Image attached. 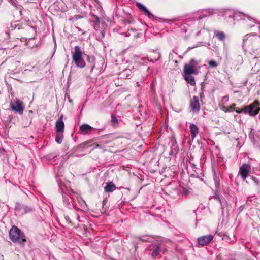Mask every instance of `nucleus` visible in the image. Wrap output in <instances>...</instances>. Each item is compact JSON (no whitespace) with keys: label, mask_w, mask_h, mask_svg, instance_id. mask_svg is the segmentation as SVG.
Instances as JSON below:
<instances>
[{"label":"nucleus","mask_w":260,"mask_h":260,"mask_svg":"<svg viewBox=\"0 0 260 260\" xmlns=\"http://www.w3.org/2000/svg\"><path fill=\"white\" fill-rule=\"evenodd\" d=\"M260 45V37L255 34H248L243 38L242 47L243 48L249 49L252 51L258 50V45Z\"/></svg>","instance_id":"nucleus-1"},{"label":"nucleus","mask_w":260,"mask_h":260,"mask_svg":"<svg viewBox=\"0 0 260 260\" xmlns=\"http://www.w3.org/2000/svg\"><path fill=\"white\" fill-rule=\"evenodd\" d=\"M9 235L10 239L13 242L23 244L26 241L24 234L16 226L12 227Z\"/></svg>","instance_id":"nucleus-2"},{"label":"nucleus","mask_w":260,"mask_h":260,"mask_svg":"<svg viewBox=\"0 0 260 260\" xmlns=\"http://www.w3.org/2000/svg\"><path fill=\"white\" fill-rule=\"evenodd\" d=\"M72 55L73 62L75 63L78 68H83L86 64L82 58L83 52L81 47L79 46H76L74 50L71 52Z\"/></svg>","instance_id":"nucleus-3"},{"label":"nucleus","mask_w":260,"mask_h":260,"mask_svg":"<svg viewBox=\"0 0 260 260\" xmlns=\"http://www.w3.org/2000/svg\"><path fill=\"white\" fill-rule=\"evenodd\" d=\"M258 105L259 102L255 101L253 103L244 107L243 109H240L239 108L235 109V111L238 113L244 112L246 114H249L250 116H254L258 114L260 110Z\"/></svg>","instance_id":"nucleus-4"},{"label":"nucleus","mask_w":260,"mask_h":260,"mask_svg":"<svg viewBox=\"0 0 260 260\" xmlns=\"http://www.w3.org/2000/svg\"><path fill=\"white\" fill-rule=\"evenodd\" d=\"M200 67L197 61L192 59L188 63L185 64L184 66V74H195L197 75Z\"/></svg>","instance_id":"nucleus-5"},{"label":"nucleus","mask_w":260,"mask_h":260,"mask_svg":"<svg viewBox=\"0 0 260 260\" xmlns=\"http://www.w3.org/2000/svg\"><path fill=\"white\" fill-rule=\"evenodd\" d=\"M11 110L19 114H22L25 108L23 102L18 99L12 100L10 103Z\"/></svg>","instance_id":"nucleus-6"},{"label":"nucleus","mask_w":260,"mask_h":260,"mask_svg":"<svg viewBox=\"0 0 260 260\" xmlns=\"http://www.w3.org/2000/svg\"><path fill=\"white\" fill-rule=\"evenodd\" d=\"M238 14H241V13H235V14L233 15V19H235L237 18V17ZM242 15H243L244 17H246L247 18V20H246L245 18H241V19L244 20L245 21V24L248 28H251L253 26H254L255 24L258 23V21L254 18H252L251 17L249 16L248 15L245 14L244 13H241Z\"/></svg>","instance_id":"nucleus-7"},{"label":"nucleus","mask_w":260,"mask_h":260,"mask_svg":"<svg viewBox=\"0 0 260 260\" xmlns=\"http://www.w3.org/2000/svg\"><path fill=\"white\" fill-rule=\"evenodd\" d=\"M251 167L249 164H243L240 167L239 174L243 180H245L251 171Z\"/></svg>","instance_id":"nucleus-8"},{"label":"nucleus","mask_w":260,"mask_h":260,"mask_svg":"<svg viewBox=\"0 0 260 260\" xmlns=\"http://www.w3.org/2000/svg\"><path fill=\"white\" fill-rule=\"evenodd\" d=\"M213 237L212 235H204L198 238V242L202 246H205L212 240Z\"/></svg>","instance_id":"nucleus-9"},{"label":"nucleus","mask_w":260,"mask_h":260,"mask_svg":"<svg viewBox=\"0 0 260 260\" xmlns=\"http://www.w3.org/2000/svg\"><path fill=\"white\" fill-rule=\"evenodd\" d=\"M191 110L193 112H198L200 110V105L199 99L197 96H194L190 101V104Z\"/></svg>","instance_id":"nucleus-10"},{"label":"nucleus","mask_w":260,"mask_h":260,"mask_svg":"<svg viewBox=\"0 0 260 260\" xmlns=\"http://www.w3.org/2000/svg\"><path fill=\"white\" fill-rule=\"evenodd\" d=\"M16 210H22L23 213H28L31 212L34 210V208L30 206H27L20 204H18L15 207Z\"/></svg>","instance_id":"nucleus-11"},{"label":"nucleus","mask_w":260,"mask_h":260,"mask_svg":"<svg viewBox=\"0 0 260 260\" xmlns=\"http://www.w3.org/2000/svg\"><path fill=\"white\" fill-rule=\"evenodd\" d=\"M64 128V124L62 121V116L56 121L55 123V129L56 133H63Z\"/></svg>","instance_id":"nucleus-12"},{"label":"nucleus","mask_w":260,"mask_h":260,"mask_svg":"<svg viewBox=\"0 0 260 260\" xmlns=\"http://www.w3.org/2000/svg\"><path fill=\"white\" fill-rule=\"evenodd\" d=\"M93 129V127L90 126V125L86 124H82L80 127V131L81 132V134L83 135H86L87 134H89Z\"/></svg>","instance_id":"nucleus-13"},{"label":"nucleus","mask_w":260,"mask_h":260,"mask_svg":"<svg viewBox=\"0 0 260 260\" xmlns=\"http://www.w3.org/2000/svg\"><path fill=\"white\" fill-rule=\"evenodd\" d=\"M149 250H152V252L151 254V257L153 259H155L160 253L161 251V248L160 245H155L153 246L152 248L149 249Z\"/></svg>","instance_id":"nucleus-14"},{"label":"nucleus","mask_w":260,"mask_h":260,"mask_svg":"<svg viewBox=\"0 0 260 260\" xmlns=\"http://www.w3.org/2000/svg\"><path fill=\"white\" fill-rule=\"evenodd\" d=\"M189 128L191 133V138L192 141H193L199 133V128L197 125L193 123L190 124Z\"/></svg>","instance_id":"nucleus-15"},{"label":"nucleus","mask_w":260,"mask_h":260,"mask_svg":"<svg viewBox=\"0 0 260 260\" xmlns=\"http://www.w3.org/2000/svg\"><path fill=\"white\" fill-rule=\"evenodd\" d=\"M137 6L139 8L140 10L142 11L144 13V14L148 16L149 18L153 17V15L151 14V13L149 11L147 8L143 4L140 3H138L137 4Z\"/></svg>","instance_id":"nucleus-16"},{"label":"nucleus","mask_w":260,"mask_h":260,"mask_svg":"<svg viewBox=\"0 0 260 260\" xmlns=\"http://www.w3.org/2000/svg\"><path fill=\"white\" fill-rule=\"evenodd\" d=\"M191 74H184V77L185 81L191 86H195L196 81L194 78L191 75Z\"/></svg>","instance_id":"nucleus-17"},{"label":"nucleus","mask_w":260,"mask_h":260,"mask_svg":"<svg viewBox=\"0 0 260 260\" xmlns=\"http://www.w3.org/2000/svg\"><path fill=\"white\" fill-rule=\"evenodd\" d=\"M115 189L116 186L112 182L107 183L106 185L104 187L105 191L107 192H112L114 191Z\"/></svg>","instance_id":"nucleus-18"},{"label":"nucleus","mask_w":260,"mask_h":260,"mask_svg":"<svg viewBox=\"0 0 260 260\" xmlns=\"http://www.w3.org/2000/svg\"><path fill=\"white\" fill-rule=\"evenodd\" d=\"M214 36L220 41H223L225 39L226 35L223 31L215 30Z\"/></svg>","instance_id":"nucleus-19"},{"label":"nucleus","mask_w":260,"mask_h":260,"mask_svg":"<svg viewBox=\"0 0 260 260\" xmlns=\"http://www.w3.org/2000/svg\"><path fill=\"white\" fill-rule=\"evenodd\" d=\"M74 196H75V193L72 194L68 195L67 196H63V202L67 205H69L72 202H74Z\"/></svg>","instance_id":"nucleus-20"},{"label":"nucleus","mask_w":260,"mask_h":260,"mask_svg":"<svg viewBox=\"0 0 260 260\" xmlns=\"http://www.w3.org/2000/svg\"><path fill=\"white\" fill-rule=\"evenodd\" d=\"M57 133V134H56V136L55 137V141L57 143L60 144L62 143L63 138V133Z\"/></svg>","instance_id":"nucleus-21"},{"label":"nucleus","mask_w":260,"mask_h":260,"mask_svg":"<svg viewBox=\"0 0 260 260\" xmlns=\"http://www.w3.org/2000/svg\"><path fill=\"white\" fill-rule=\"evenodd\" d=\"M131 74H132V72L129 69H125L122 73V76L123 77V78H129V77L131 75Z\"/></svg>","instance_id":"nucleus-22"},{"label":"nucleus","mask_w":260,"mask_h":260,"mask_svg":"<svg viewBox=\"0 0 260 260\" xmlns=\"http://www.w3.org/2000/svg\"><path fill=\"white\" fill-rule=\"evenodd\" d=\"M208 64L212 68H215L218 66V63L215 60H210Z\"/></svg>","instance_id":"nucleus-23"},{"label":"nucleus","mask_w":260,"mask_h":260,"mask_svg":"<svg viewBox=\"0 0 260 260\" xmlns=\"http://www.w3.org/2000/svg\"><path fill=\"white\" fill-rule=\"evenodd\" d=\"M258 48H259L258 50H257L256 51H252V53L256 56V57L260 58V45H258Z\"/></svg>","instance_id":"nucleus-24"},{"label":"nucleus","mask_w":260,"mask_h":260,"mask_svg":"<svg viewBox=\"0 0 260 260\" xmlns=\"http://www.w3.org/2000/svg\"><path fill=\"white\" fill-rule=\"evenodd\" d=\"M153 53L155 54L156 58H155L154 59H151L150 60H151V61H152V62L157 60L160 57V55L159 53H158L157 52H154Z\"/></svg>","instance_id":"nucleus-25"},{"label":"nucleus","mask_w":260,"mask_h":260,"mask_svg":"<svg viewBox=\"0 0 260 260\" xmlns=\"http://www.w3.org/2000/svg\"><path fill=\"white\" fill-rule=\"evenodd\" d=\"M251 178L252 179V180L256 184H259V180L258 179H257L255 177H254V176H251Z\"/></svg>","instance_id":"nucleus-26"},{"label":"nucleus","mask_w":260,"mask_h":260,"mask_svg":"<svg viewBox=\"0 0 260 260\" xmlns=\"http://www.w3.org/2000/svg\"><path fill=\"white\" fill-rule=\"evenodd\" d=\"M236 106V104H232L229 108V109L226 110V111H232L233 109L235 110V109H236V108H235Z\"/></svg>","instance_id":"nucleus-27"},{"label":"nucleus","mask_w":260,"mask_h":260,"mask_svg":"<svg viewBox=\"0 0 260 260\" xmlns=\"http://www.w3.org/2000/svg\"><path fill=\"white\" fill-rule=\"evenodd\" d=\"M117 121H118V120H117V118H116V117H115L113 115H112V122H117Z\"/></svg>","instance_id":"nucleus-28"},{"label":"nucleus","mask_w":260,"mask_h":260,"mask_svg":"<svg viewBox=\"0 0 260 260\" xmlns=\"http://www.w3.org/2000/svg\"><path fill=\"white\" fill-rule=\"evenodd\" d=\"M215 198H216V199H217L220 202V203L221 204V206L222 207V204H221V201L220 200V199L219 198V197H215Z\"/></svg>","instance_id":"nucleus-29"},{"label":"nucleus","mask_w":260,"mask_h":260,"mask_svg":"<svg viewBox=\"0 0 260 260\" xmlns=\"http://www.w3.org/2000/svg\"><path fill=\"white\" fill-rule=\"evenodd\" d=\"M77 219L78 220V221L81 222V220L80 219V216L78 215H77Z\"/></svg>","instance_id":"nucleus-30"},{"label":"nucleus","mask_w":260,"mask_h":260,"mask_svg":"<svg viewBox=\"0 0 260 260\" xmlns=\"http://www.w3.org/2000/svg\"><path fill=\"white\" fill-rule=\"evenodd\" d=\"M204 17V15H203V16H201H201H200L199 17L198 19H199V20H200V19H202Z\"/></svg>","instance_id":"nucleus-31"},{"label":"nucleus","mask_w":260,"mask_h":260,"mask_svg":"<svg viewBox=\"0 0 260 260\" xmlns=\"http://www.w3.org/2000/svg\"><path fill=\"white\" fill-rule=\"evenodd\" d=\"M94 68V65H93V66H92V67H91V69H90V72H92V71H93V70Z\"/></svg>","instance_id":"nucleus-32"},{"label":"nucleus","mask_w":260,"mask_h":260,"mask_svg":"<svg viewBox=\"0 0 260 260\" xmlns=\"http://www.w3.org/2000/svg\"><path fill=\"white\" fill-rule=\"evenodd\" d=\"M141 240H142V241H146V239H142V238H140V239Z\"/></svg>","instance_id":"nucleus-33"},{"label":"nucleus","mask_w":260,"mask_h":260,"mask_svg":"<svg viewBox=\"0 0 260 260\" xmlns=\"http://www.w3.org/2000/svg\"><path fill=\"white\" fill-rule=\"evenodd\" d=\"M100 147V145H99V144H97V145H96L95 148H98V147Z\"/></svg>","instance_id":"nucleus-34"}]
</instances>
